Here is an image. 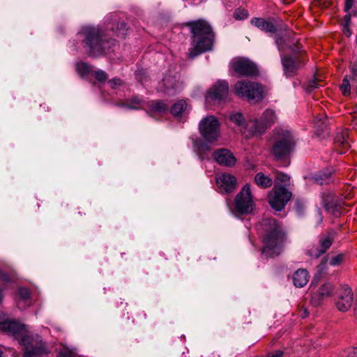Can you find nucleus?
<instances>
[{"instance_id":"nucleus-8","label":"nucleus","mask_w":357,"mask_h":357,"mask_svg":"<svg viewBox=\"0 0 357 357\" xmlns=\"http://www.w3.org/2000/svg\"><path fill=\"white\" fill-rule=\"evenodd\" d=\"M291 193L286 188L275 187L268 194V203L276 211H282L289 202Z\"/></svg>"},{"instance_id":"nucleus-33","label":"nucleus","mask_w":357,"mask_h":357,"mask_svg":"<svg viewBox=\"0 0 357 357\" xmlns=\"http://www.w3.org/2000/svg\"><path fill=\"white\" fill-rule=\"evenodd\" d=\"M351 21V15L349 14L346 15L344 17L342 25V31L347 37L351 36V31L349 29V24Z\"/></svg>"},{"instance_id":"nucleus-20","label":"nucleus","mask_w":357,"mask_h":357,"mask_svg":"<svg viewBox=\"0 0 357 357\" xmlns=\"http://www.w3.org/2000/svg\"><path fill=\"white\" fill-rule=\"evenodd\" d=\"M217 183L222 192L228 193L235 189L236 179L230 174H222L217 178Z\"/></svg>"},{"instance_id":"nucleus-5","label":"nucleus","mask_w":357,"mask_h":357,"mask_svg":"<svg viewBox=\"0 0 357 357\" xmlns=\"http://www.w3.org/2000/svg\"><path fill=\"white\" fill-rule=\"evenodd\" d=\"M235 93L241 98L248 100H259L262 97V89L255 82L247 80L239 81L234 86Z\"/></svg>"},{"instance_id":"nucleus-16","label":"nucleus","mask_w":357,"mask_h":357,"mask_svg":"<svg viewBox=\"0 0 357 357\" xmlns=\"http://www.w3.org/2000/svg\"><path fill=\"white\" fill-rule=\"evenodd\" d=\"M322 204L326 211L332 213L333 215L339 216L340 215V209L341 208L343 203L341 201H339L333 193H323Z\"/></svg>"},{"instance_id":"nucleus-47","label":"nucleus","mask_w":357,"mask_h":357,"mask_svg":"<svg viewBox=\"0 0 357 357\" xmlns=\"http://www.w3.org/2000/svg\"><path fill=\"white\" fill-rule=\"evenodd\" d=\"M282 354L283 352L282 351L278 350L268 354L266 357H282Z\"/></svg>"},{"instance_id":"nucleus-38","label":"nucleus","mask_w":357,"mask_h":357,"mask_svg":"<svg viewBox=\"0 0 357 357\" xmlns=\"http://www.w3.org/2000/svg\"><path fill=\"white\" fill-rule=\"evenodd\" d=\"M275 44L278 47V49L280 52H283L284 50V38L280 36V34H276L275 36Z\"/></svg>"},{"instance_id":"nucleus-26","label":"nucleus","mask_w":357,"mask_h":357,"mask_svg":"<svg viewBox=\"0 0 357 357\" xmlns=\"http://www.w3.org/2000/svg\"><path fill=\"white\" fill-rule=\"evenodd\" d=\"M256 184L261 188H267L272 185V179L262 172L257 173L255 176Z\"/></svg>"},{"instance_id":"nucleus-54","label":"nucleus","mask_w":357,"mask_h":357,"mask_svg":"<svg viewBox=\"0 0 357 357\" xmlns=\"http://www.w3.org/2000/svg\"><path fill=\"white\" fill-rule=\"evenodd\" d=\"M325 264H326V261H323V262L321 263V264L320 265V266L321 267V269H323V268H324V266H325Z\"/></svg>"},{"instance_id":"nucleus-9","label":"nucleus","mask_w":357,"mask_h":357,"mask_svg":"<svg viewBox=\"0 0 357 357\" xmlns=\"http://www.w3.org/2000/svg\"><path fill=\"white\" fill-rule=\"evenodd\" d=\"M231 68L239 75H253L257 73V66L245 58L234 59L230 63Z\"/></svg>"},{"instance_id":"nucleus-4","label":"nucleus","mask_w":357,"mask_h":357,"mask_svg":"<svg viewBox=\"0 0 357 357\" xmlns=\"http://www.w3.org/2000/svg\"><path fill=\"white\" fill-rule=\"evenodd\" d=\"M295 145L293 135H278L273 141L271 151L275 160H281L291 154Z\"/></svg>"},{"instance_id":"nucleus-43","label":"nucleus","mask_w":357,"mask_h":357,"mask_svg":"<svg viewBox=\"0 0 357 357\" xmlns=\"http://www.w3.org/2000/svg\"><path fill=\"white\" fill-rule=\"evenodd\" d=\"M108 83L112 89H116L118 86L123 85V81L119 78L110 79Z\"/></svg>"},{"instance_id":"nucleus-41","label":"nucleus","mask_w":357,"mask_h":357,"mask_svg":"<svg viewBox=\"0 0 357 357\" xmlns=\"http://www.w3.org/2000/svg\"><path fill=\"white\" fill-rule=\"evenodd\" d=\"M350 70L351 73V79L352 81V86L354 87V83L357 82V64L352 63L350 66Z\"/></svg>"},{"instance_id":"nucleus-32","label":"nucleus","mask_w":357,"mask_h":357,"mask_svg":"<svg viewBox=\"0 0 357 357\" xmlns=\"http://www.w3.org/2000/svg\"><path fill=\"white\" fill-rule=\"evenodd\" d=\"M350 79L351 78L348 75H345L342 84L340 86V89L344 96L350 95L351 86Z\"/></svg>"},{"instance_id":"nucleus-13","label":"nucleus","mask_w":357,"mask_h":357,"mask_svg":"<svg viewBox=\"0 0 357 357\" xmlns=\"http://www.w3.org/2000/svg\"><path fill=\"white\" fill-rule=\"evenodd\" d=\"M160 90L168 95H174L183 88L182 82H179L177 76L165 75L160 83Z\"/></svg>"},{"instance_id":"nucleus-37","label":"nucleus","mask_w":357,"mask_h":357,"mask_svg":"<svg viewBox=\"0 0 357 357\" xmlns=\"http://www.w3.org/2000/svg\"><path fill=\"white\" fill-rule=\"evenodd\" d=\"M248 17V10L243 8H238L234 12V17L238 20H243Z\"/></svg>"},{"instance_id":"nucleus-40","label":"nucleus","mask_w":357,"mask_h":357,"mask_svg":"<svg viewBox=\"0 0 357 357\" xmlns=\"http://www.w3.org/2000/svg\"><path fill=\"white\" fill-rule=\"evenodd\" d=\"M93 75L100 82H104L107 78L106 73L102 70L95 71Z\"/></svg>"},{"instance_id":"nucleus-53","label":"nucleus","mask_w":357,"mask_h":357,"mask_svg":"<svg viewBox=\"0 0 357 357\" xmlns=\"http://www.w3.org/2000/svg\"><path fill=\"white\" fill-rule=\"evenodd\" d=\"M2 299H3L2 289H0V303L1 302Z\"/></svg>"},{"instance_id":"nucleus-34","label":"nucleus","mask_w":357,"mask_h":357,"mask_svg":"<svg viewBox=\"0 0 357 357\" xmlns=\"http://www.w3.org/2000/svg\"><path fill=\"white\" fill-rule=\"evenodd\" d=\"M90 66L84 62H79L76 64V70L82 77L86 75L90 71Z\"/></svg>"},{"instance_id":"nucleus-23","label":"nucleus","mask_w":357,"mask_h":357,"mask_svg":"<svg viewBox=\"0 0 357 357\" xmlns=\"http://www.w3.org/2000/svg\"><path fill=\"white\" fill-rule=\"evenodd\" d=\"M251 24L267 33H274L276 30L274 24L271 22L266 21L262 18L255 17L252 19Z\"/></svg>"},{"instance_id":"nucleus-7","label":"nucleus","mask_w":357,"mask_h":357,"mask_svg":"<svg viewBox=\"0 0 357 357\" xmlns=\"http://www.w3.org/2000/svg\"><path fill=\"white\" fill-rule=\"evenodd\" d=\"M21 341L24 347V357H32L45 352L44 344L40 336L38 335H23Z\"/></svg>"},{"instance_id":"nucleus-44","label":"nucleus","mask_w":357,"mask_h":357,"mask_svg":"<svg viewBox=\"0 0 357 357\" xmlns=\"http://www.w3.org/2000/svg\"><path fill=\"white\" fill-rule=\"evenodd\" d=\"M348 135H335L334 141L337 144L344 145L347 144Z\"/></svg>"},{"instance_id":"nucleus-29","label":"nucleus","mask_w":357,"mask_h":357,"mask_svg":"<svg viewBox=\"0 0 357 357\" xmlns=\"http://www.w3.org/2000/svg\"><path fill=\"white\" fill-rule=\"evenodd\" d=\"M229 120L236 126L241 127L245 125V120L242 113L231 112L228 114Z\"/></svg>"},{"instance_id":"nucleus-22","label":"nucleus","mask_w":357,"mask_h":357,"mask_svg":"<svg viewBox=\"0 0 357 357\" xmlns=\"http://www.w3.org/2000/svg\"><path fill=\"white\" fill-rule=\"evenodd\" d=\"M218 135H201L199 138L194 140L193 143L198 149L207 151L218 141Z\"/></svg>"},{"instance_id":"nucleus-21","label":"nucleus","mask_w":357,"mask_h":357,"mask_svg":"<svg viewBox=\"0 0 357 357\" xmlns=\"http://www.w3.org/2000/svg\"><path fill=\"white\" fill-rule=\"evenodd\" d=\"M146 112L151 116L162 115L168 110L167 105L162 100L146 101Z\"/></svg>"},{"instance_id":"nucleus-11","label":"nucleus","mask_w":357,"mask_h":357,"mask_svg":"<svg viewBox=\"0 0 357 357\" xmlns=\"http://www.w3.org/2000/svg\"><path fill=\"white\" fill-rule=\"evenodd\" d=\"M275 119V114L273 110L266 109L261 116L260 119H255L250 121L252 124V132L262 133L266 129L274 122Z\"/></svg>"},{"instance_id":"nucleus-3","label":"nucleus","mask_w":357,"mask_h":357,"mask_svg":"<svg viewBox=\"0 0 357 357\" xmlns=\"http://www.w3.org/2000/svg\"><path fill=\"white\" fill-rule=\"evenodd\" d=\"M190 27L192 34V47L188 56L194 59L197 55L212 49L213 35L211 26L204 20L191 22Z\"/></svg>"},{"instance_id":"nucleus-39","label":"nucleus","mask_w":357,"mask_h":357,"mask_svg":"<svg viewBox=\"0 0 357 357\" xmlns=\"http://www.w3.org/2000/svg\"><path fill=\"white\" fill-rule=\"evenodd\" d=\"M342 259H343V255L341 254L337 255L335 257H333L331 259V260L329 261V264L333 266H338L342 263Z\"/></svg>"},{"instance_id":"nucleus-35","label":"nucleus","mask_w":357,"mask_h":357,"mask_svg":"<svg viewBox=\"0 0 357 357\" xmlns=\"http://www.w3.org/2000/svg\"><path fill=\"white\" fill-rule=\"evenodd\" d=\"M58 357H76L75 351L68 347H63L58 354Z\"/></svg>"},{"instance_id":"nucleus-27","label":"nucleus","mask_w":357,"mask_h":357,"mask_svg":"<svg viewBox=\"0 0 357 357\" xmlns=\"http://www.w3.org/2000/svg\"><path fill=\"white\" fill-rule=\"evenodd\" d=\"M30 295V291L27 288L19 289V300L17 301V306L19 308H24L26 305H29L28 301Z\"/></svg>"},{"instance_id":"nucleus-25","label":"nucleus","mask_w":357,"mask_h":357,"mask_svg":"<svg viewBox=\"0 0 357 357\" xmlns=\"http://www.w3.org/2000/svg\"><path fill=\"white\" fill-rule=\"evenodd\" d=\"M284 73L287 77H292L295 75L297 66L295 61L289 56L281 58Z\"/></svg>"},{"instance_id":"nucleus-52","label":"nucleus","mask_w":357,"mask_h":357,"mask_svg":"<svg viewBox=\"0 0 357 357\" xmlns=\"http://www.w3.org/2000/svg\"><path fill=\"white\" fill-rule=\"evenodd\" d=\"M354 15H357V1L354 4Z\"/></svg>"},{"instance_id":"nucleus-31","label":"nucleus","mask_w":357,"mask_h":357,"mask_svg":"<svg viewBox=\"0 0 357 357\" xmlns=\"http://www.w3.org/2000/svg\"><path fill=\"white\" fill-rule=\"evenodd\" d=\"M331 171L326 169L324 172H321L314 176L315 182L319 185H324L328 183L330 181L331 176Z\"/></svg>"},{"instance_id":"nucleus-24","label":"nucleus","mask_w":357,"mask_h":357,"mask_svg":"<svg viewBox=\"0 0 357 357\" xmlns=\"http://www.w3.org/2000/svg\"><path fill=\"white\" fill-rule=\"evenodd\" d=\"M309 280V274L305 269L297 270L293 276V282L296 287H303Z\"/></svg>"},{"instance_id":"nucleus-46","label":"nucleus","mask_w":357,"mask_h":357,"mask_svg":"<svg viewBox=\"0 0 357 357\" xmlns=\"http://www.w3.org/2000/svg\"><path fill=\"white\" fill-rule=\"evenodd\" d=\"M0 280L4 282H11L10 276L2 271V270L0 268Z\"/></svg>"},{"instance_id":"nucleus-18","label":"nucleus","mask_w":357,"mask_h":357,"mask_svg":"<svg viewBox=\"0 0 357 357\" xmlns=\"http://www.w3.org/2000/svg\"><path fill=\"white\" fill-rule=\"evenodd\" d=\"M0 330L13 335H22L26 331L25 325L10 319L0 321Z\"/></svg>"},{"instance_id":"nucleus-19","label":"nucleus","mask_w":357,"mask_h":357,"mask_svg":"<svg viewBox=\"0 0 357 357\" xmlns=\"http://www.w3.org/2000/svg\"><path fill=\"white\" fill-rule=\"evenodd\" d=\"M213 155L216 162L220 165L232 167L234 166L236 162V159L234 155L227 149H219L214 152Z\"/></svg>"},{"instance_id":"nucleus-51","label":"nucleus","mask_w":357,"mask_h":357,"mask_svg":"<svg viewBox=\"0 0 357 357\" xmlns=\"http://www.w3.org/2000/svg\"><path fill=\"white\" fill-rule=\"evenodd\" d=\"M354 312L356 317H357V303L356 304L354 308Z\"/></svg>"},{"instance_id":"nucleus-50","label":"nucleus","mask_w":357,"mask_h":357,"mask_svg":"<svg viewBox=\"0 0 357 357\" xmlns=\"http://www.w3.org/2000/svg\"><path fill=\"white\" fill-rule=\"evenodd\" d=\"M117 26H118V27L120 26L121 29H125L126 24L125 23H123V22H121V23H119Z\"/></svg>"},{"instance_id":"nucleus-30","label":"nucleus","mask_w":357,"mask_h":357,"mask_svg":"<svg viewBox=\"0 0 357 357\" xmlns=\"http://www.w3.org/2000/svg\"><path fill=\"white\" fill-rule=\"evenodd\" d=\"M187 109V102L181 100L173 105L171 108V113L175 116H181Z\"/></svg>"},{"instance_id":"nucleus-45","label":"nucleus","mask_w":357,"mask_h":357,"mask_svg":"<svg viewBox=\"0 0 357 357\" xmlns=\"http://www.w3.org/2000/svg\"><path fill=\"white\" fill-rule=\"evenodd\" d=\"M318 87V84L316 80L310 81L307 85L305 86V90L308 92L312 91L313 89Z\"/></svg>"},{"instance_id":"nucleus-48","label":"nucleus","mask_w":357,"mask_h":357,"mask_svg":"<svg viewBox=\"0 0 357 357\" xmlns=\"http://www.w3.org/2000/svg\"><path fill=\"white\" fill-rule=\"evenodd\" d=\"M354 0H345V6L344 10L345 11H348L350 10L352 7Z\"/></svg>"},{"instance_id":"nucleus-36","label":"nucleus","mask_w":357,"mask_h":357,"mask_svg":"<svg viewBox=\"0 0 357 357\" xmlns=\"http://www.w3.org/2000/svg\"><path fill=\"white\" fill-rule=\"evenodd\" d=\"M340 357H357V347L344 349L341 352Z\"/></svg>"},{"instance_id":"nucleus-14","label":"nucleus","mask_w":357,"mask_h":357,"mask_svg":"<svg viewBox=\"0 0 357 357\" xmlns=\"http://www.w3.org/2000/svg\"><path fill=\"white\" fill-rule=\"evenodd\" d=\"M228 94V83L226 81L220 80L208 90L206 98L213 101H221L226 99Z\"/></svg>"},{"instance_id":"nucleus-55","label":"nucleus","mask_w":357,"mask_h":357,"mask_svg":"<svg viewBox=\"0 0 357 357\" xmlns=\"http://www.w3.org/2000/svg\"><path fill=\"white\" fill-rule=\"evenodd\" d=\"M316 280H317V276H314V278H313V280L312 281V283L314 284Z\"/></svg>"},{"instance_id":"nucleus-49","label":"nucleus","mask_w":357,"mask_h":357,"mask_svg":"<svg viewBox=\"0 0 357 357\" xmlns=\"http://www.w3.org/2000/svg\"><path fill=\"white\" fill-rule=\"evenodd\" d=\"M353 124L354 126H357V110L353 114Z\"/></svg>"},{"instance_id":"nucleus-12","label":"nucleus","mask_w":357,"mask_h":357,"mask_svg":"<svg viewBox=\"0 0 357 357\" xmlns=\"http://www.w3.org/2000/svg\"><path fill=\"white\" fill-rule=\"evenodd\" d=\"M199 130L200 134H219L220 132V123L216 116H207L199 121Z\"/></svg>"},{"instance_id":"nucleus-60","label":"nucleus","mask_w":357,"mask_h":357,"mask_svg":"<svg viewBox=\"0 0 357 357\" xmlns=\"http://www.w3.org/2000/svg\"><path fill=\"white\" fill-rule=\"evenodd\" d=\"M356 93H357V86L356 87Z\"/></svg>"},{"instance_id":"nucleus-28","label":"nucleus","mask_w":357,"mask_h":357,"mask_svg":"<svg viewBox=\"0 0 357 357\" xmlns=\"http://www.w3.org/2000/svg\"><path fill=\"white\" fill-rule=\"evenodd\" d=\"M146 105V101L142 100L139 98L135 97L130 100V102L127 104H122L121 106L131 109H145Z\"/></svg>"},{"instance_id":"nucleus-58","label":"nucleus","mask_w":357,"mask_h":357,"mask_svg":"<svg viewBox=\"0 0 357 357\" xmlns=\"http://www.w3.org/2000/svg\"><path fill=\"white\" fill-rule=\"evenodd\" d=\"M117 35H118V36H120V35H121V33H120V32H119V33H117ZM121 35H122V36H123V35H124V33H121Z\"/></svg>"},{"instance_id":"nucleus-59","label":"nucleus","mask_w":357,"mask_h":357,"mask_svg":"<svg viewBox=\"0 0 357 357\" xmlns=\"http://www.w3.org/2000/svg\"><path fill=\"white\" fill-rule=\"evenodd\" d=\"M0 357H2V351L1 349H0Z\"/></svg>"},{"instance_id":"nucleus-1","label":"nucleus","mask_w":357,"mask_h":357,"mask_svg":"<svg viewBox=\"0 0 357 357\" xmlns=\"http://www.w3.org/2000/svg\"><path fill=\"white\" fill-rule=\"evenodd\" d=\"M77 40L93 56L107 54L116 45L114 40L105 41L103 31L98 26H83L77 34Z\"/></svg>"},{"instance_id":"nucleus-6","label":"nucleus","mask_w":357,"mask_h":357,"mask_svg":"<svg viewBox=\"0 0 357 357\" xmlns=\"http://www.w3.org/2000/svg\"><path fill=\"white\" fill-rule=\"evenodd\" d=\"M235 210L240 214H248L254 208V202L248 184L244 185L236 195L234 202Z\"/></svg>"},{"instance_id":"nucleus-10","label":"nucleus","mask_w":357,"mask_h":357,"mask_svg":"<svg viewBox=\"0 0 357 357\" xmlns=\"http://www.w3.org/2000/svg\"><path fill=\"white\" fill-rule=\"evenodd\" d=\"M354 294L347 285H342L335 301L337 309L342 312H347L353 304Z\"/></svg>"},{"instance_id":"nucleus-2","label":"nucleus","mask_w":357,"mask_h":357,"mask_svg":"<svg viewBox=\"0 0 357 357\" xmlns=\"http://www.w3.org/2000/svg\"><path fill=\"white\" fill-rule=\"evenodd\" d=\"M264 235L263 255L274 257L280 254L286 239L285 233L281 225L275 219H264L261 222Z\"/></svg>"},{"instance_id":"nucleus-56","label":"nucleus","mask_w":357,"mask_h":357,"mask_svg":"<svg viewBox=\"0 0 357 357\" xmlns=\"http://www.w3.org/2000/svg\"><path fill=\"white\" fill-rule=\"evenodd\" d=\"M307 315V311H306V310H305V312H304V314L303 315V317H306Z\"/></svg>"},{"instance_id":"nucleus-42","label":"nucleus","mask_w":357,"mask_h":357,"mask_svg":"<svg viewBox=\"0 0 357 357\" xmlns=\"http://www.w3.org/2000/svg\"><path fill=\"white\" fill-rule=\"evenodd\" d=\"M275 177L278 181L285 185L289 182V177L287 175L282 174L281 172H277Z\"/></svg>"},{"instance_id":"nucleus-17","label":"nucleus","mask_w":357,"mask_h":357,"mask_svg":"<svg viewBox=\"0 0 357 357\" xmlns=\"http://www.w3.org/2000/svg\"><path fill=\"white\" fill-rule=\"evenodd\" d=\"M334 285L331 282H326L321 285L317 291L312 296V303L318 306L321 305L323 300L331 296L334 291Z\"/></svg>"},{"instance_id":"nucleus-57","label":"nucleus","mask_w":357,"mask_h":357,"mask_svg":"<svg viewBox=\"0 0 357 357\" xmlns=\"http://www.w3.org/2000/svg\"><path fill=\"white\" fill-rule=\"evenodd\" d=\"M282 134L287 135V134H289V131H287V132H282Z\"/></svg>"},{"instance_id":"nucleus-15","label":"nucleus","mask_w":357,"mask_h":357,"mask_svg":"<svg viewBox=\"0 0 357 357\" xmlns=\"http://www.w3.org/2000/svg\"><path fill=\"white\" fill-rule=\"evenodd\" d=\"M334 239V232L330 231L326 234H323L320 236L319 243V248H311L307 251L308 255L314 258L319 257L321 255L325 253L326 250L331 247Z\"/></svg>"}]
</instances>
